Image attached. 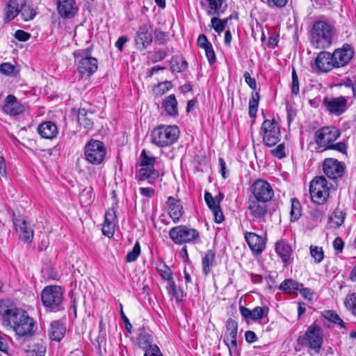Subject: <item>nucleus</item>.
Instances as JSON below:
<instances>
[{"instance_id":"nucleus-1","label":"nucleus","mask_w":356,"mask_h":356,"mask_svg":"<svg viewBox=\"0 0 356 356\" xmlns=\"http://www.w3.org/2000/svg\"><path fill=\"white\" fill-rule=\"evenodd\" d=\"M0 316L5 327H10L19 337H32L37 330L36 323L23 309L17 308L9 301H0Z\"/></svg>"},{"instance_id":"nucleus-4","label":"nucleus","mask_w":356,"mask_h":356,"mask_svg":"<svg viewBox=\"0 0 356 356\" xmlns=\"http://www.w3.org/2000/svg\"><path fill=\"white\" fill-rule=\"evenodd\" d=\"M44 307L52 312H58L65 309L63 292L59 286L51 285L43 289L40 294Z\"/></svg>"},{"instance_id":"nucleus-13","label":"nucleus","mask_w":356,"mask_h":356,"mask_svg":"<svg viewBox=\"0 0 356 356\" xmlns=\"http://www.w3.org/2000/svg\"><path fill=\"white\" fill-rule=\"evenodd\" d=\"M249 197L269 202L274 197V191L270 184L262 179H256L250 186Z\"/></svg>"},{"instance_id":"nucleus-33","label":"nucleus","mask_w":356,"mask_h":356,"mask_svg":"<svg viewBox=\"0 0 356 356\" xmlns=\"http://www.w3.org/2000/svg\"><path fill=\"white\" fill-rule=\"evenodd\" d=\"M216 253L212 250H209L204 254L202 258V271L205 275H207L211 272V267L215 264Z\"/></svg>"},{"instance_id":"nucleus-25","label":"nucleus","mask_w":356,"mask_h":356,"mask_svg":"<svg viewBox=\"0 0 356 356\" xmlns=\"http://www.w3.org/2000/svg\"><path fill=\"white\" fill-rule=\"evenodd\" d=\"M24 6V0H10L5 11L4 22L8 23L15 18Z\"/></svg>"},{"instance_id":"nucleus-42","label":"nucleus","mask_w":356,"mask_h":356,"mask_svg":"<svg viewBox=\"0 0 356 356\" xmlns=\"http://www.w3.org/2000/svg\"><path fill=\"white\" fill-rule=\"evenodd\" d=\"M20 12H21V16L22 17V19L24 21L32 20L36 15V12L33 9V8L31 6H30L29 4H26V2L25 0H24V6H23V8L20 10Z\"/></svg>"},{"instance_id":"nucleus-52","label":"nucleus","mask_w":356,"mask_h":356,"mask_svg":"<svg viewBox=\"0 0 356 356\" xmlns=\"http://www.w3.org/2000/svg\"><path fill=\"white\" fill-rule=\"evenodd\" d=\"M9 337L0 331V351L8 354L9 346L8 341Z\"/></svg>"},{"instance_id":"nucleus-3","label":"nucleus","mask_w":356,"mask_h":356,"mask_svg":"<svg viewBox=\"0 0 356 356\" xmlns=\"http://www.w3.org/2000/svg\"><path fill=\"white\" fill-rule=\"evenodd\" d=\"M180 131L177 125H159L151 132V142L159 147H165L175 143Z\"/></svg>"},{"instance_id":"nucleus-30","label":"nucleus","mask_w":356,"mask_h":356,"mask_svg":"<svg viewBox=\"0 0 356 356\" xmlns=\"http://www.w3.org/2000/svg\"><path fill=\"white\" fill-rule=\"evenodd\" d=\"M275 251L284 264H287L289 262L292 249L288 243L284 241H277L275 244Z\"/></svg>"},{"instance_id":"nucleus-6","label":"nucleus","mask_w":356,"mask_h":356,"mask_svg":"<svg viewBox=\"0 0 356 356\" xmlns=\"http://www.w3.org/2000/svg\"><path fill=\"white\" fill-rule=\"evenodd\" d=\"M297 342L299 345L307 347L318 354L323 342V330L317 325L312 324L308 327L303 335L298 338Z\"/></svg>"},{"instance_id":"nucleus-10","label":"nucleus","mask_w":356,"mask_h":356,"mask_svg":"<svg viewBox=\"0 0 356 356\" xmlns=\"http://www.w3.org/2000/svg\"><path fill=\"white\" fill-rule=\"evenodd\" d=\"M260 134L262 136L263 142L266 146L273 147L275 145L281 138L280 127L278 122L274 118L264 120L261 126Z\"/></svg>"},{"instance_id":"nucleus-49","label":"nucleus","mask_w":356,"mask_h":356,"mask_svg":"<svg viewBox=\"0 0 356 356\" xmlns=\"http://www.w3.org/2000/svg\"><path fill=\"white\" fill-rule=\"evenodd\" d=\"M204 200H205V202H206L207 206L209 207V208L211 210L216 209L220 207V205H219L218 199H216L215 197H213L212 196V195L209 192L205 193Z\"/></svg>"},{"instance_id":"nucleus-41","label":"nucleus","mask_w":356,"mask_h":356,"mask_svg":"<svg viewBox=\"0 0 356 356\" xmlns=\"http://www.w3.org/2000/svg\"><path fill=\"white\" fill-rule=\"evenodd\" d=\"M157 270L161 277L168 281V283L173 281L172 270L165 263H160L157 266Z\"/></svg>"},{"instance_id":"nucleus-11","label":"nucleus","mask_w":356,"mask_h":356,"mask_svg":"<svg viewBox=\"0 0 356 356\" xmlns=\"http://www.w3.org/2000/svg\"><path fill=\"white\" fill-rule=\"evenodd\" d=\"M106 153V147L102 141L92 139L85 146V159L92 165L101 164L105 159Z\"/></svg>"},{"instance_id":"nucleus-35","label":"nucleus","mask_w":356,"mask_h":356,"mask_svg":"<svg viewBox=\"0 0 356 356\" xmlns=\"http://www.w3.org/2000/svg\"><path fill=\"white\" fill-rule=\"evenodd\" d=\"M166 289L168 293L175 298L177 302H179L183 300V298L184 296V291L181 289H178L177 287L174 280L168 283Z\"/></svg>"},{"instance_id":"nucleus-17","label":"nucleus","mask_w":356,"mask_h":356,"mask_svg":"<svg viewBox=\"0 0 356 356\" xmlns=\"http://www.w3.org/2000/svg\"><path fill=\"white\" fill-rule=\"evenodd\" d=\"M323 105L326 111L332 115L339 116L343 113L348 108L347 99L345 97H325Z\"/></svg>"},{"instance_id":"nucleus-15","label":"nucleus","mask_w":356,"mask_h":356,"mask_svg":"<svg viewBox=\"0 0 356 356\" xmlns=\"http://www.w3.org/2000/svg\"><path fill=\"white\" fill-rule=\"evenodd\" d=\"M354 53L353 47L347 43L334 49L331 54L335 67L341 68L346 66L353 58Z\"/></svg>"},{"instance_id":"nucleus-9","label":"nucleus","mask_w":356,"mask_h":356,"mask_svg":"<svg viewBox=\"0 0 356 356\" xmlns=\"http://www.w3.org/2000/svg\"><path fill=\"white\" fill-rule=\"evenodd\" d=\"M309 193L312 202L317 204H325L330 195V188L327 182L323 176L314 177L309 184Z\"/></svg>"},{"instance_id":"nucleus-56","label":"nucleus","mask_w":356,"mask_h":356,"mask_svg":"<svg viewBox=\"0 0 356 356\" xmlns=\"http://www.w3.org/2000/svg\"><path fill=\"white\" fill-rule=\"evenodd\" d=\"M204 51L209 64H213L216 60V58L212 44L207 47V48L205 49Z\"/></svg>"},{"instance_id":"nucleus-45","label":"nucleus","mask_w":356,"mask_h":356,"mask_svg":"<svg viewBox=\"0 0 356 356\" xmlns=\"http://www.w3.org/2000/svg\"><path fill=\"white\" fill-rule=\"evenodd\" d=\"M268 313V307H256L253 309H251L250 320L257 321L261 319L264 316H266Z\"/></svg>"},{"instance_id":"nucleus-60","label":"nucleus","mask_w":356,"mask_h":356,"mask_svg":"<svg viewBox=\"0 0 356 356\" xmlns=\"http://www.w3.org/2000/svg\"><path fill=\"white\" fill-rule=\"evenodd\" d=\"M197 42L198 47L204 49H207L209 45H211V43L208 40L204 34H200L199 35Z\"/></svg>"},{"instance_id":"nucleus-37","label":"nucleus","mask_w":356,"mask_h":356,"mask_svg":"<svg viewBox=\"0 0 356 356\" xmlns=\"http://www.w3.org/2000/svg\"><path fill=\"white\" fill-rule=\"evenodd\" d=\"M279 289L285 293H291L298 291L300 284L291 279H286L280 284Z\"/></svg>"},{"instance_id":"nucleus-14","label":"nucleus","mask_w":356,"mask_h":356,"mask_svg":"<svg viewBox=\"0 0 356 356\" xmlns=\"http://www.w3.org/2000/svg\"><path fill=\"white\" fill-rule=\"evenodd\" d=\"M237 332V322L232 318H229L227 321L225 338L224 339V342L229 349V353L230 356H239V352L237 348L236 343Z\"/></svg>"},{"instance_id":"nucleus-54","label":"nucleus","mask_w":356,"mask_h":356,"mask_svg":"<svg viewBox=\"0 0 356 356\" xmlns=\"http://www.w3.org/2000/svg\"><path fill=\"white\" fill-rule=\"evenodd\" d=\"M167 38L168 35L166 33L160 30H156L154 31V40L159 44H164L167 42Z\"/></svg>"},{"instance_id":"nucleus-21","label":"nucleus","mask_w":356,"mask_h":356,"mask_svg":"<svg viewBox=\"0 0 356 356\" xmlns=\"http://www.w3.org/2000/svg\"><path fill=\"white\" fill-rule=\"evenodd\" d=\"M13 223L15 230L19 235V238L25 243H30L33 238V229L28 225V222L19 218L13 219Z\"/></svg>"},{"instance_id":"nucleus-58","label":"nucleus","mask_w":356,"mask_h":356,"mask_svg":"<svg viewBox=\"0 0 356 356\" xmlns=\"http://www.w3.org/2000/svg\"><path fill=\"white\" fill-rule=\"evenodd\" d=\"M14 70V66L8 63H4L0 65L1 72L6 75H11Z\"/></svg>"},{"instance_id":"nucleus-16","label":"nucleus","mask_w":356,"mask_h":356,"mask_svg":"<svg viewBox=\"0 0 356 356\" xmlns=\"http://www.w3.org/2000/svg\"><path fill=\"white\" fill-rule=\"evenodd\" d=\"M322 170L329 179H337L342 177L345 170V165L336 159L327 158L323 161Z\"/></svg>"},{"instance_id":"nucleus-51","label":"nucleus","mask_w":356,"mask_h":356,"mask_svg":"<svg viewBox=\"0 0 356 356\" xmlns=\"http://www.w3.org/2000/svg\"><path fill=\"white\" fill-rule=\"evenodd\" d=\"M292 83H291V92L296 95L299 93V80L296 71L294 68L292 70L291 73Z\"/></svg>"},{"instance_id":"nucleus-2","label":"nucleus","mask_w":356,"mask_h":356,"mask_svg":"<svg viewBox=\"0 0 356 356\" xmlns=\"http://www.w3.org/2000/svg\"><path fill=\"white\" fill-rule=\"evenodd\" d=\"M336 34L334 23L325 19L314 22L310 32V42L316 49L329 48Z\"/></svg>"},{"instance_id":"nucleus-47","label":"nucleus","mask_w":356,"mask_h":356,"mask_svg":"<svg viewBox=\"0 0 356 356\" xmlns=\"http://www.w3.org/2000/svg\"><path fill=\"white\" fill-rule=\"evenodd\" d=\"M140 254V245L138 241H136L133 249L127 254L126 261L133 262L136 261Z\"/></svg>"},{"instance_id":"nucleus-20","label":"nucleus","mask_w":356,"mask_h":356,"mask_svg":"<svg viewBox=\"0 0 356 356\" xmlns=\"http://www.w3.org/2000/svg\"><path fill=\"white\" fill-rule=\"evenodd\" d=\"M135 42L138 49H146L152 42V26L145 24L139 27Z\"/></svg>"},{"instance_id":"nucleus-18","label":"nucleus","mask_w":356,"mask_h":356,"mask_svg":"<svg viewBox=\"0 0 356 356\" xmlns=\"http://www.w3.org/2000/svg\"><path fill=\"white\" fill-rule=\"evenodd\" d=\"M332 60L331 53L325 51H321L316 57L312 67L318 72L327 73L336 68Z\"/></svg>"},{"instance_id":"nucleus-5","label":"nucleus","mask_w":356,"mask_h":356,"mask_svg":"<svg viewBox=\"0 0 356 356\" xmlns=\"http://www.w3.org/2000/svg\"><path fill=\"white\" fill-rule=\"evenodd\" d=\"M156 158L147 154L143 149L140 155V165L142 167L137 174L138 181L148 180L149 184H153L159 177V172L154 168Z\"/></svg>"},{"instance_id":"nucleus-64","label":"nucleus","mask_w":356,"mask_h":356,"mask_svg":"<svg viewBox=\"0 0 356 356\" xmlns=\"http://www.w3.org/2000/svg\"><path fill=\"white\" fill-rule=\"evenodd\" d=\"M143 356H163L159 346L155 345L149 350H146Z\"/></svg>"},{"instance_id":"nucleus-43","label":"nucleus","mask_w":356,"mask_h":356,"mask_svg":"<svg viewBox=\"0 0 356 356\" xmlns=\"http://www.w3.org/2000/svg\"><path fill=\"white\" fill-rule=\"evenodd\" d=\"M188 67L187 62L181 58H172L170 68L172 72H180L186 70Z\"/></svg>"},{"instance_id":"nucleus-48","label":"nucleus","mask_w":356,"mask_h":356,"mask_svg":"<svg viewBox=\"0 0 356 356\" xmlns=\"http://www.w3.org/2000/svg\"><path fill=\"white\" fill-rule=\"evenodd\" d=\"M344 216L345 214L343 213V211L337 209L332 212L330 216V220L336 225V227H339L344 222Z\"/></svg>"},{"instance_id":"nucleus-23","label":"nucleus","mask_w":356,"mask_h":356,"mask_svg":"<svg viewBox=\"0 0 356 356\" xmlns=\"http://www.w3.org/2000/svg\"><path fill=\"white\" fill-rule=\"evenodd\" d=\"M245 239L250 249L256 254H261L266 248V240L254 232H246Z\"/></svg>"},{"instance_id":"nucleus-62","label":"nucleus","mask_w":356,"mask_h":356,"mask_svg":"<svg viewBox=\"0 0 356 356\" xmlns=\"http://www.w3.org/2000/svg\"><path fill=\"white\" fill-rule=\"evenodd\" d=\"M245 83L253 90L257 89V82L254 78L251 77L249 72H245L243 74Z\"/></svg>"},{"instance_id":"nucleus-29","label":"nucleus","mask_w":356,"mask_h":356,"mask_svg":"<svg viewBox=\"0 0 356 356\" xmlns=\"http://www.w3.org/2000/svg\"><path fill=\"white\" fill-rule=\"evenodd\" d=\"M65 332L64 324L60 321H54L50 324L48 334L51 340L60 341L64 337Z\"/></svg>"},{"instance_id":"nucleus-44","label":"nucleus","mask_w":356,"mask_h":356,"mask_svg":"<svg viewBox=\"0 0 356 356\" xmlns=\"http://www.w3.org/2000/svg\"><path fill=\"white\" fill-rule=\"evenodd\" d=\"M309 252L316 264H319L323 260L324 252L321 247L311 245L309 248Z\"/></svg>"},{"instance_id":"nucleus-27","label":"nucleus","mask_w":356,"mask_h":356,"mask_svg":"<svg viewBox=\"0 0 356 356\" xmlns=\"http://www.w3.org/2000/svg\"><path fill=\"white\" fill-rule=\"evenodd\" d=\"M38 132L43 138L53 139L57 136L58 128L53 122L47 121L38 125Z\"/></svg>"},{"instance_id":"nucleus-31","label":"nucleus","mask_w":356,"mask_h":356,"mask_svg":"<svg viewBox=\"0 0 356 356\" xmlns=\"http://www.w3.org/2000/svg\"><path fill=\"white\" fill-rule=\"evenodd\" d=\"M93 115L92 112L87 111L85 108H80L77 113V121L85 129H91L94 124Z\"/></svg>"},{"instance_id":"nucleus-28","label":"nucleus","mask_w":356,"mask_h":356,"mask_svg":"<svg viewBox=\"0 0 356 356\" xmlns=\"http://www.w3.org/2000/svg\"><path fill=\"white\" fill-rule=\"evenodd\" d=\"M116 217L115 211L114 209H109L105 213V220L102 227V234L111 238L113 236L115 232V224L113 220Z\"/></svg>"},{"instance_id":"nucleus-61","label":"nucleus","mask_w":356,"mask_h":356,"mask_svg":"<svg viewBox=\"0 0 356 356\" xmlns=\"http://www.w3.org/2000/svg\"><path fill=\"white\" fill-rule=\"evenodd\" d=\"M344 243L341 238L337 237L333 241V248L336 254L341 253L343 249Z\"/></svg>"},{"instance_id":"nucleus-39","label":"nucleus","mask_w":356,"mask_h":356,"mask_svg":"<svg viewBox=\"0 0 356 356\" xmlns=\"http://www.w3.org/2000/svg\"><path fill=\"white\" fill-rule=\"evenodd\" d=\"M346 308L355 316H356V292L348 293L345 300Z\"/></svg>"},{"instance_id":"nucleus-50","label":"nucleus","mask_w":356,"mask_h":356,"mask_svg":"<svg viewBox=\"0 0 356 356\" xmlns=\"http://www.w3.org/2000/svg\"><path fill=\"white\" fill-rule=\"evenodd\" d=\"M270 154L279 159L286 156L285 147L284 143L278 145L275 148L270 150Z\"/></svg>"},{"instance_id":"nucleus-32","label":"nucleus","mask_w":356,"mask_h":356,"mask_svg":"<svg viewBox=\"0 0 356 356\" xmlns=\"http://www.w3.org/2000/svg\"><path fill=\"white\" fill-rule=\"evenodd\" d=\"M177 101L175 95L172 94L166 97L162 103V106L167 114L170 116L178 115Z\"/></svg>"},{"instance_id":"nucleus-55","label":"nucleus","mask_w":356,"mask_h":356,"mask_svg":"<svg viewBox=\"0 0 356 356\" xmlns=\"http://www.w3.org/2000/svg\"><path fill=\"white\" fill-rule=\"evenodd\" d=\"M328 149L337 150L344 154H347V145L344 142H339L337 143H332L328 148Z\"/></svg>"},{"instance_id":"nucleus-26","label":"nucleus","mask_w":356,"mask_h":356,"mask_svg":"<svg viewBox=\"0 0 356 356\" xmlns=\"http://www.w3.org/2000/svg\"><path fill=\"white\" fill-rule=\"evenodd\" d=\"M169 215L174 222H177L184 213L183 207L179 200L170 196L166 202Z\"/></svg>"},{"instance_id":"nucleus-7","label":"nucleus","mask_w":356,"mask_h":356,"mask_svg":"<svg viewBox=\"0 0 356 356\" xmlns=\"http://www.w3.org/2000/svg\"><path fill=\"white\" fill-rule=\"evenodd\" d=\"M78 72L82 75L90 76L98 67L97 60L91 56L90 49H79L73 53Z\"/></svg>"},{"instance_id":"nucleus-8","label":"nucleus","mask_w":356,"mask_h":356,"mask_svg":"<svg viewBox=\"0 0 356 356\" xmlns=\"http://www.w3.org/2000/svg\"><path fill=\"white\" fill-rule=\"evenodd\" d=\"M171 240L177 245L184 243H195L200 238V232L194 228L186 225H178L169 231Z\"/></svg>"},{"instance_id":"nucleus-57","label":"nucleus","mask_w":356,"mask_h":356,"mask_svg":"<svg viewBox=\"0 0 356 356\" xmlns=\"http://www.w3.org/2000/svg\"><path fill=\"white\" fill-rule=\"evenodd\" d=\"M31 37V34L23 30H17L15 33V38L22 42L27 41Z\"/></svg>"},{"instance_id":"nucleus-53","label":"nucleus","mask_w":356,"mask_h":356,"mask_svg":"<svg viewBox=\"0 0 356 356\" xmlns=\"http://www.w3.org/2000/svg\"><path fill=\"white\" fill-rule=\"evenodd\" d=\"M211 23L212 28L218 34L221 33L225 29V26L221 22V19L218 17H212L211 19Z\"/></svg>"},{"instance_id":"nucleus-34","label":"nucleus","mask_w":356,"mask_h":356,"mask_svg":"<svg viewBox=\"0 0 356 356\" xmlns=\"http://www.w3.org/2000/svg\"><path fill=\"white\" fill-rule=\"evenodd\" d=\"M152 339L151 336L147 332H141L138 337V343L140 348L143 350L145 353L153 348L155 345H152Z\"/></svg>"},{"instance_id":"nucleus-22","label":"nucleus","mask_w":356,"mask_h":356,"mask_svg":"<svg viewBox=\"0 0 356 356\" xmlns=\"http://www.w3.org/2000/svg\"><path fill=\"white\" fill-rule=\"evenodd\" d=\"M58 14L63 18L71 19L78 11L75 0H57Z\"/></svg>"},{"instance_id":"nucleus-59","label":"nucleus","mask_w":356,"mask_h":356,"mask_svg":"<svg viewBox=\"0 0 356 356\" xmlns=\"http://www.w3.org/2000/svg\"><path fill=\"white\" fill-rule=\"evenodd\" d=\"M172 88V83L166 81L161 82L157 85V88L161 94H164Z\"/></svg>"},{"instance_id":"nucleus-12","label":"nucleus","mask_w":356,"mask_h":356,"mask_svg":"<svg viewBox=\"0 0 356 356\" xmlns=\"http://www.w3.org/2000/svg\"><path fill=\"white\" fill-rule=\"evenodd\" d=\"M341 136V131L335 127H323L318 129L314 134L316 144L323 149H328L329 147Z\"/></svg>"},{"instance_id":"nucleus-46","label":"nucleus","mask_w":356,"mask_h":356,"mask_svg":"<svg viewBox=\"0 0 356 356\" xmlns=\"http://www.w3.org/2000/svg\"><path fill=\"white\" fill-rule=\"evenodd\" d=\"M290 214L292 221L297 220L301 216L300 202L297 199H293L291 201V209Z\"/></svg>"},{"instance_id":"nucleus-19","label":"nucleus","mask_w":356,"mask_h":356,"mask_svg":"<svg viewBox=\"0 0 356 356\" xmlns=\"http://www.w3.org/2000/svg\"><path fill=\"white\" fill-rule=\"evenodd\" d=\"M268 202L248 197V209L253 220L264 219L268 212Z\"/></svg>"},{"instance_id":"nucleus-38","label":"nucleus","mask_w":356,"mask_h":356,"mask_svg":"<svg viewBox=\"0 0 356 356\" xmlns=\"http://www.w3.org/2000/svg\"><path fill=\"white\" fill-rule=\"evenodd\" d=\"M323 316L334 324L339 325L341 327H345L343 321L339 317L337 312L333 310L324 311Z\"/></svg>"},{"instance_id":"nucleus-24","label":"nucleus","mask_w":356,"mask_h":356,"mask_svg":"<svg viewBox=\"0 0 356 356\" xmlns=\"http://www.w3.org/2000/svg\"><path fill=\"white\" fill-rule=\"evenodd\" d=\"M5 113L10 115H19L24 111V106L17 100L15 96L9 95L7 96L3 106Z\"/></svg>"},{"instance_id":"nucleus-40","label":"nucleus","mask_w":356,"mask_h":356,"mask_svg":"<svg viewBox=\"0 0 356 356\" xmlns=\"http://www.w3.org/2000/svg\"><path fill=\"white\" fill-rule=\"evenodd\" d=\"M259 94L256 92L252 93V97L249 101V115L250 118H255L258 110Z\"/></svg>"},{"instance_id":"nucleus-36","label":"nucleus","mask_w":356,"mask_h":356,"mask_svg":"<svg viewBox=\"0 0 356 356\" xmlns=\"http://www.w3.org/2000/svg\"><path fill=\"white\" fill-rule=\"evenodd\" d=\"M209 3V10L207 11L208 15H220L223 13L221 7L223 0H207Z\"/></svg>"},{"instance_id":"nucleus-63","label":"nucleus","mask_w":356,"mask_h":356,"mask_svg":"<svg viewBox=\"0 0 356 356\" xmlns=\"http://www.w3.org/2000/svg\"><path fill=\"white\" fill-rule=\"evenodd\" d=\"M167 53L164 50H159L157 51H155L154 54L152 56V61L153 63H157L159 62L165 58L166 56Z\"/></svg>"}]
</instances>
